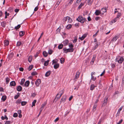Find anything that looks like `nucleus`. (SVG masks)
<instances>
[{
	"mask_svg": "<svg viewBox=\"0 0 124 124\" xmlns=\"http://www.w3.org/2000/svg\"><path fill=\"white\" fill-rule=\"evenodd\" d=\"M100 17H96L95 18V19L97 21L99 19Z\"/></svg>",
	"mask_w": 124,
	"mask_h": 124,
	"instance_id": "e2e57ef3",
	"label": "nucleus"
},
{
	"mask_svg": "<svg viewBox=\"0 0 124 124\" xmlns=\"http://www.w3.org/2000/svg\"><path fill=\"white\" fill-rule=\"evenodd\" d=\"M101 10L103 12V14L104 12H106V8H102Z\"/></svg>",
	"mask_w": 124,
	"mask_h": 124,
	"instance_id": "79ce46f5",
	"label": "nucleus"
},
{
	"mask_svg": "<svg viewBox=\"0 0 124 124\" xmlns=\"http://www.w3.org/2000/svg\"><path fill=\"white\" fill-rule=\"evenodd\" d=\"M1 26L2 27H5V26L6 25V23L5 22H2L1 23Z\"/></svg>",
	"mask_w": 124,
	"mask_h": 124,
	"instance_id": "7c9ffc66",
	"label": "nucleus"
},
{
	"mask_svg": "<svg viewBox=\"0 0 124 124\" xmlns=\"http://www.w3.org/2000/svg\"><path fill=\"white\" fill-rule=\"evenodd\" d=\"M13 56V54L12 53H11L8 56V57H9V58H10V57L11 58Z\"/></svg>",
	"mask_w": 124,
	"mask_h": 124,
	"instance_id": "3c124183",
	"label": "nucleus"
},
{
	"mask_svg": "<svg viewBox=\"0 0 124 124\" xmlns=\"http://www.w3.org/2000/svg\"><path fill=\"white\" fill-rule=\"evenodd\" d=\"M71 26H72L71 24H69L66 26V28L67 29H69L71 28Z\"/></svg>",
	"mask_w": 124,
	"mask_h": 124,
	"instance_id": "58836bf2",
	"label": "nucleus"
},
{
	"mask_svg": "<svg viewBox=\"0 0 124 124\" xmlns=\"http://www.w3.org/2000/svg\"><path fill=\"white\" fill-rule=\"evenodd\" d=\"M21 44V43L20 42H18L17 43V46H19Z\"/></svg>",
	"mask_w": 124,
	"mask_h": 124,
	"instance_id": "de8ad7c7",
	"label": "nucleus"
},
{
	"mask_svg": "<svg viewBox=\"0 0 124 124\" xmlns=\"http://www.w3.org/2000/svg\"><path fill=\"white\" fill-rule=\"evenodd\" d=\"M86 2H87L89 5H91V0H86Z\"/></svg>",
	"mask_w": 124,
	"mask_h": 124,
	"instance_id": "393cba45",
	"label": "nucleus"
},
{
	"mask_svg": "<svg viewBox=\"0 0 124 124\" xmlns=\"http://www.w3.org/2000/svg\"><path fill=\"white\" fill-rule=\"evenodd\" d=\"M35 3H36V4L35 5V6H36V7L35 8V9H34V11H37V10H38V6L39 5V1H38L37 2H36V3H35Z\"/></svg>",
	"mask_w": 124,
	"mask_h": 124,
	"instance_id": "423d86ee",
	"label": "nucleus"
},
{
	"mask_svg": "<svg viewBox=\"0 0 124 124\" xmlns=\"http://www.w3.org/2000/svg\"><path fill=\"white\" fill-rule=\"evenodd\" d=\"M19 9H16L15 10V11L16 12H17L19 11Z\"/></svg>",
	"mask_w": 124,
	"mask_h": 124,
	"instance_id": "338daca9",
	"label": "nucleus"
},
{
	"mask_svg": "<svg viewBox=\"0 0 124 124\" xmlns=\"http://www.w3.org/2000/svg\"><path fill=\"white\" fill-rule=\"evenodd\" d=\"M96 79V77H94L92 75L91 76V81L93 80V81H95Z\"/></svg>",
	"mask_w": 124,
	"mask_h": 124,
	"instance_id": "dca6fc26",
	"label": "nucleus"
},
{
	"mask_svg": "<svg viewBox=\"0 0 124 124\" xmlns=\"http://www.w3.org/2000/svg\"><path fill=\"white\" fill-rule=\"evenodd\" d=\"M5 14L6 15H7V16H9V14L8 13H7V11L5 12Z\"/></svg>",
	"mask_w": 124,
	"mask_h": 124,
	"instance_id": "0e129e2a",
	"label": "nucleus"
},
{
	"mask_svg": "<svg viewBox=\"0 0 124 124\" xmlns=\"http://www.w3.org/2000/svg\"><path fill=\"white\" fill-rule=\"evenodd\" d=\"M36 102V100H34L33 101L32 103V107L33 106H35V104Z\"/></svg>",
	"mask_w": 124,
	"mask_h": 124,
	"instance_id": "ea45409f",
	"label": "nucleus"
},
{
	"mask_svg": "<svg viewBox=\"0 0 124 124\" xmlns=\"http://www.w3.org/2000/svg\"><path fill=\"white\" fill-rule=\"evenodd\" d=\"M63 93V91L62 90L60 91L59 93H58L56 95L55 98L54 100V102L56 99V98L57 99H59Z\"/></svg>",
	"mask_w": 124,
	"mask_h": 124,
	"instance_id": "f03ea898",
	"label": "nucleus"
},
{
	"mask_svg": "<svg viewBox=\"0 0 124 124\" xmlns=\"http://www.w3.org/2000/svg\"><path fill=\"white\" fill-rule=\"evenodd\" d=\"M4 44L6 46H7L9 44L8 41L7 40H5L4 41Z\"/></svg>",
	"mask_w": 124,
	"mask_h": 124,
	"instance_id": "4be33fe9",
	"label": "nucleus"
},
{
	"mask_svg": "<svg viewBox=\"0 0 124 124\" xmlns=\"http://www.w3.org/2000/svg\"><path fill=\"white\" fill-rule=\"evenodd\" d=\"M36 95V94L35 93H33L31 95V96L33 97H34Z\"/></svg>",
	"mask_w": 124,
	"mask_h": 124,
	"instance_id": "052dcab7",
	"label": "nucleus"
},
{
	"mask_svg": "<svg viewBox=\"0 0 124 124\" xmlns=\"http://www.w3.org/2000/svg\"><path fill=\"white\" fill-rule=\"evenodd\" d=\"M108 99V98L107 97L106 98H105V99L104 100V102L103 103L102 106H104L107 103V101Z\"/></svg>",
	"mask_w": 124,
	"mask_h": 124,
	"instance_id": "1a4fd4ad",
	"label": "nucleus"
},
{
	"mask_svg": "<svg viewBox=\"0 0 124 124\" xmlns=\"http://www.w3.org/2000/svg\"><path fill=\"white\" fill-rule=\"evenodd\" d=\"M20 27V24L18 25L17 26L15 27V29L17 30Z\"/></svg>",
	"mask_w": 124,
	"mask_h": 124,
	"instance_id": "c03bdc74",
	"label": "nucleus"
},
{
	"mask_svg": "<svg viewBox=\"0 0 124 124\" xmlns=\"http://www.w3.org/2000/svg\"><path fill=\"white\" fill-rule=\"evenodd\" d=\"M77 20L82 23H84L85 21V19L82 16H79L77 19Z\"/></svg>",
	"mask_w": 124,
	"mask_h": 124,
	"instance_id": "7ed1b4c3",
	"label": "nucleus"
},
{
	"mask_svg": "<svg viewBox=\"0 0 124 124\" xmlns=\"http://www.w3.org/2000/svg\"><path fill=\"white\" fill-rule=\"evenodd\" d=\"M16 83L14 81L11 82L10 83V85L11 86H14L16 85Z\"/></svg>",
	"mask_w": 124,
	"mask_h": 124,
	"instance_id": "f8f14e48",
	"label": "nucleus"
},
{
	"mask_svg": "<svg viewBox=\"0 0 124 124\" xmlns=\"http://www.w3.org/2000/svg\"><path fill=\"white\" fill-rule=\"evenodd\" d=\"M52 64H53L54 63H57L54 60H53L52 61Z\"/></svg>",
	"mask_w": 124,
	"mask_h": 124,
	"instance_id": "6e6d98bb",
	"label": "nucleus"
},
{
	"mask_svg": "<svg viewBox=\"0 0 124 124\" xmlns=\"http://www.w3.org/2000/svg\"><path fill=\"white\" fill-rule=\"evenodd\" d=\"M122 119H121L120 121H119L118 123H117V124H120L122 123Z\"/></svg>",
	"mask_w": 124,
	"mask_h": 124,
	"instance_id": "774afa93",
	"label": "nucleus"
},
{
	"mask_svg": "<svg viewBox=\"0 0 124 124\" xmlns=\"http://www.w3.org/2000/svg\"><path fill=\"white\" fill-rule=\"evenodd\" d=\"M69 43V41L67 40H66L63 42V44L65 46L67 45Z\"/></svg>",
	"mask_w": 124,
	"mask_h": 124,
	"instance_id": "412c9836",
	"label": "nucleus"
},
{
	"mask_svg": "<svg viewBox=\"0 0 124 124\" xmlns=\"http://www.w3.org/2000/svg\"><path fill=\"white\" fill-rule=\"evenodd\" d=\"M27 102L26 101H23L21 102V105L23 106L25 105L27 103Z\"/></svg>",
	"mask_w": 124,
	"mask_h": 124,
	"instance_id": "c85d7f7f",
	"label": "nucleus"
},
{
	"mask_svg": "<svg viewBox=\"0 0 124 124\" xmlns=\"http://www.w3.org/2000/svg\"><path fill=\"white\" fill-rule=\"evenodd\" d=\"M59 120V117H57L55 119V120L54 121V122H56L57 121Z\"/></svg>",
	"mask_w": 124,
	"mask_h": 124,
	"instance_id": "4d7b16f0",
	"label": "nucleus"
},
{
	"mask_svg": "<svg viewBox=\"0 0 124 124\" xmlns=\"http://www.w3.org/2000/svg\"><path fill=\"white\" fill-rule=\"evenodd\" d=\"M33 66L32 65H30L28 69V70L29 71L30 70L33 68Z\"/></svg>",
	"mask_w": 124,
	"mask_h": 124,
	"instance_id": "a19ab883",
	"label": "nucleus"
},
{
	"mask_svg": "<svg viewBox=\"0 0 124 124\" xmlns=\"http://www.w3.org/2000/svg\"><path fill=\"white\" fill-rule=\"evenodd\" d=\"M96 57V55H94L93 56V59H92V62L93 63L94 62V61Z\"/></svg>",
	"mask_w": 124,
	"mask_h": 124,
	"instance_id": "72a5a7b5",
	"label": "nucleus"
},
{
	"mask_svg": "<svg viewBox=\"0 0 124 124\" xmlns=\"http://www.w3.org/2000/svg\"><path fill=\"white\" fill-rule=\"evenodd\" d=\"M115 67V64H113L112 65V68H114Z\"/></svg>",
	"mask_w": 124,
	"mask_h": 124,
	"instance_id": "bf43d9fd",
	"label": "nucleus"
},
{
	"mask_svg": "<svg viewBox=\"0 0 124 124\" xmlns=\"http://www.w3.org/2000/svg\"><path fill=\"white\" fill-rule=\"evenodd\" d=\"M6 99V97L5 96H2V98L1 100L3 101H4Z\"/></svg>",
	"mask_w": 124,
	"mask_h": 124,
	"instance_id": "cd10ccee",
	"label": "nucleus"
},
{
	"mask_svg": "<svg viewBox=\"0 0 124 124\" xmlns=\"http://www.w3.org/2000/svg\"><path fill=\"white\" fill-rule=\"evenodd\" d=\"M30 84L29 81H26L24 84L25 86H29Z\"/></svg>",
	"mask_w": 124,
	"mask_h": 124,
	"instance_id": "aec40b11",
	"label": "nucleus"
},
{
	"mask_svg": "<svg viewBox=\"0 0 124 124\" xmlns=\"http://www.w3.org/2000/svg\"><path fill=\"white\" fill-rule=\"evenodd\" d=\"M118 17H116L115 19H114L113 20H112L110 22V24H112L113 23H115L116 22V21H117V18H118Z\"/></svg>",
	"mask_w": 124,
	"mask_h": 124,
	"instance_id": "6e6552de",
	"label": "nucleus"
},
{
	"mask_svg": "<svg viewBox=\"0 0 124 124\" xmlns=\"http://www.w3.org/2000/svg\"><path fill=\"white\" fill-rule=\"evenodd\" d=\"M97 106V104H94L93 108V111H95L96 109V108Z\"/></svg>",
	"mask_w": 124,
	"mask_h": 124,
	"instance_id": "4c0bfd02",
	"label": "nucleus"
},
{
	"mask_svg": "<svg viewBox=\"0 0 124 124\" xmlns=\"http://www.w3.org/2000/svg\"><path fill=\"white\" fill-rule=\"evenodd\" d=\"M32 59V56H29L28 58V61L29 62H31Z\"/></svg>",
	"mask_w": 124,
	"mask_h": 124,
	"instance_id": "b1692460",
	"label": "nucleus"
},
{
	"mask_svg": "<svg viewBox=\"0 0 124 124\" xmlns=\"http://www.w3.org/2000/svg\"><path fill=\"white\" fill-rule=\"evenodd\" d=\"M18 116V114L16 113H15L13 115V117H16Z\"/></svg>",
	"mask_w": 124,
	"mask_h": 124,
	"instance_id": "8fccbe9b",
	"label": "nucleus"
},
{
	"mask_svg": "<svg viewBox=\"0 0 124 124\" xmlns=\"http://www.w3.org/2000/svg\"><path fill=\"white\" fill-rule=\"evenodd\" d=\"M116 60L119 63H121L124 60V58L123 57H118V58H116Z\"/></svg>",
	"mask_w": 124,
	"mask_h": 124,
	"instance_id": "39448f33",
	"label": "nucleus"
},
{
	"mask_svg": "<svg viewBox=\"0 0 124 124\" xmlns=\"http://www.w3.org/2000/svg\"><path fill=\"white\" fill-rule=\"evenodd\" d=\"M86 34H84L81 37H79V39L81 40H82L84 39V38L86 37Z\"/></svg>",
	"mask_w": 124,
	"mask_h": 124,
	"instance_id": "9d476101",
	"label": "nucleus"
},
{
	"mask_svg": "<svg viewBox=\"0 0 124 124\" xmlns=\"http://www.w3.org/2000/svg\"><path fill=\"white\" fill-rule=\"evenodd\" d=\"M61 1H57L56 4H57L58 5H59V4H60V3L61 2Z\"/></svg>",
	"mask_w": 124,
	"mask_h": 124,
	"instance_id": "680f3d73",
	"label": "nucleus"
},
{
	"mask_svg": "<svg viewBox=\"0 0 124 124\" xmlns=\"http://www.w3.org/2000/svg\"><path fill=\"white\" fill-rule=\"evenodd\" d=\"M64 59L63 58H62L60 59L61 63L62 64L64 62Z\"/></svg>",
	"mask_w": 124,
	"mask_h": 124,
	"instance_id": "5701e85b",
	"label": "nucleus"
},
{
	"mask_svg": "<svg viewBox=\"0 0 124 124\" xmlns=\"http://www.w3.org/2000/svg\"><path fill=\"white\" fill-rule=\"evenodd\" d=\"M63 50L64 53H67L68 52H73L74 51V49H67L66 47H65L63 48Z\"/></svg>",
	"mask_w": 124,
	"mask_h": 124,
	"instance_id": "20e7f679",
	"label": "nucleus"
},
{
	"mask_svg": "<svg viewBox=\"0 0 124 124\" xmlns=\"http://www.w3.org/2000/svg\"><path fill=\"white\" fill-rule=\"evenodd\" d=\"M22 90V87L20 86H18L17 88V90L19 91H21Z\"/></svg>",
	"mask_w": 124,
	"mask_h": 124,
	"instance_id": "4468645a",
	"label": "nucleus"
},
{
	"mask_svg": "<svg viewBox=\"0 0 124 124\" xmlns=\"http://www.w3.org/2000/svg\"><path fill=\"white\" fill-rule=\"evenodd\" d=\"M11 122L9 121H7L6 122L5 124H11Z\"/></svg>",
	"mask_w": 124,
	"mask_h": 124,
	"instance_id": "49530a36",
	"label": "nucleus"
},
{
	"mask_svg": "<svg viewBox=\"0 0 124 124\" xmlns=\"http://www.w3.org/2000/svg\"><path fill=\"white\" fill-rule=\"evenodd\" d=\"M41 80L40 79H38L35 82V84L37 86H38L41 83Z\"/></svg>",
	"mask_w": 124,
	"mask_h": 124,
	"instance_id": "0eeeda50",
	"label": "nucleus"
},
{
	"mask_svg": "<svg viewBox=\"0 0 124 124\" xmlns=\"http://www.w3.org/2000/svg\"><path fill=\"white\" fill-rule=\"evenodd\" d=\"M24 32L23 31H21L19 32V35L20 37L23 36L24 34Z\"/></svg>",
	"mask_w": 124,
	"mask_h": 124,
	"instance_id": "2eb2a0df",
	"label": "nucleus"
},
{
	"mask_svg": "<svg viewBox=\"0 0 124 124\" xmlns=\"http://www.w3.org/2000/svg\"><path fill=\"white\" fill-rule=\"evenodd\" d=\"M84 4V3H81L80 5L79 6L78 8H80Z\"/></svg>",
	"mask_w": 124,
	"mask_h": 124,
	"instance_id": "09e8293b",
	"label": "nucleus"
},
{
	"mask_svg": "<svg viewBox=\"0 0 124 124\" xmlns=\"http://www.w3.org/2000/svg\"><path fill=\"white\" fill-rule=\"evenodd\" d=\"M53 52V50L51 49H49L48 51V53L49 54H51Z\"/></svg>",
	"mask_w": 124,
	"mask_h": 124,
	"instance_id": "c9c22d12",
	"label": "nucleus"
},
{
	"mask_svg": "<svg viewBox=\"0 0 124 124\" xmlns=\"http://www.w3.org/2000/svg\"><path fill=\"white\" fill-rule=\"evenodd\" d=\"M37 73L36 72H33L32 73L31 75H34L37 74Z\"/></svg>",
	"mask_w": 124,
	"mask_h": 124,
	"instance_id": "603ef678",
	"label": "nucleus"
},
{
	"mask_svg": "<svg viewBox=\"0 0 124 124\" xmlns=\"http://www.w3.org/2000/svg\"><path fill=\"white\" fill-rule=\"evenodd\" d=\"M20 93H18L17 95H16L15 97V98L16 99H17L20 96Z\"/></svg>",
	"mask_w": 124,
	"mask_h": 124,
	"instance_id": "e433bc0d",
	"label": "nucleus"
},
{
	"mask_svg": "<svg viewBox=\"0 0 124 124\" xmlns=\"http://www.w3.org/2000/svg\"><path fill=\"white\" fill-rule=\"evenodd\" d=\"M19 70L21 71H23V69L22 68H19Z\"/></svg>",
	"mask_w": 124,
	"mask_h": 124,
	"instance_id": "69168bd1",
	"label": "nucleus"
},
{
	"mask_svg": "<svg viewBox=\"0 0 124 124\" xmlns=\"http://www.w3.org/2000/svg\"><path fill=\"white\" fill-rule=\"evenodd\" d=\"M77 40V38L75 37V39L73 41V42L74 43H75Z\"/></svg>",
	"mask_w": 124,
	"mask_h": 124,
	"instance_id": "5fc2aeb1",
	"label": "nucleus"
},
{
	"mask_svg": "<svg viewBox=\"0 0 124 124\" xmlns=\"http://www.w3.org/2000/svg\"><path fill=\"white\" fill-rule=\"evenodd\" d=\"M25 79H22L21 80V83H20V84L21 85H23V84L24 83V82H25Z\"/></svg>",
	"mask_w": 124,
	"mask_h": 124,
	"instance_id": "bb28decb",
	"label": "nucleus"
},
{
	"mask_svg": "<svg viewBox=\"0 0 124 124\" xmlns=\"http://www.w3.org/2000/svg\"><path fill=\"white\" fill-rule=\"evenodd\" d=\"M118 38V36H116L113 38V39H112L111 41H116L117 39Z\"/></svg>",
	"mask_w": 124,
	"mask_h": 124,
	"instance_id": "ddd939ff",
	"label": "nucleus"
},
{
	"mask_svg": "<svg viewBox=\"0 0 124 124\" xmlns=\"http://www.w3.org/2000/svg\"><path fill=\"white\" fill-rule=\"evenodd\" d=\"M43 54L44 56L46 57L47 56L48 54L46 51H44L43 52Z\"/></svg>",
	"mask_w": 124,
	"mask_h": 124,
	"instance_id": "a878e982",
	"label": "nucleus"
},
{
	"mask_svg": "<svg viewBox=\"0 0 124 124\" xmlns=\"http://www.w3.org/2000/svg\"><path fill=\"white\" fill-rule=\"evenodd\" d=\"M95 86L94 85H91L90 89L91 90H93L94 89Z\"/></svg>",
	"mask_w": 124,
	"mask_h": 124,
	"instance_id": "473e14b6",
	"label": "nucleus"
},
{
	"mask_svg": "<svg viewBox=\"0 0 124 124\" xmlns=\"http://www.w3.org/2000/svg\"><path fill=\"white\" fill-rule=\"evenodd\" d=\"M69 46L70 48V49L73 48V46L72 44H70L69 45Z\"/></svg>",
	"mask_w": 124,
	"mask_h": 124,
	"instance_id": "a18cd8bd",
	"label": "nucleus"
},
{
	"mask_svg": "<svg viewBox=\"0 0 124 124\" xmlns=\"http://www.w3.org/2000/svg\"><path fill=\"white\" fill-rule=\"evenodd\" d=\"M80 75V73L79 72H77L75 76V80H76L79 77Z\"/></svg>",
	"mask_w": 124,
	"mask_h": 124,
	"instance_id": "9b49d317",
	"label": "nucleus"
},
{
	"mask_svg": "<svg viewBox=\"0 0 124 124\" xmlns=\"http://www.w3.org/2000/svg\"><path fill=\"white\" fill-rule=\"evenodd\" d=\"M49 61V60H48L47 61H46L44 63V65L45 66H46L48 64V62Z\"/></svg>",
	"mask_w": 124,
	"mask_h": 124,
	"instance_id": "f704fd0d",
	"label": "nucleus"
},
{
	"mask_svg": "<svg viewBox=\"0 0 124 124\" xmlns=\"http://www.w3.org/2000/svg\"><path fill=\"white\" fill-rule=\"evenodd\" d=\"M63 46V45L62 44H60L58 46V48L59 49H61L62 48Z\"/></svg>",
	"mask_w": 124,
	"mask_h": 124,
	"instance_id": "c756f323",
	"label": "nucleus"
},
{
	"mask_svg": "<svg viewBox=\"0 0 124 124\" xmlns=\"http://www.w3.org/2000/svg\"><path fill=\"white\" fill-rule=\"evenodd\" d=\"M95 13L96 15L98 16L101 14V11L98 10H96Z\"/></svg>",
	"mask_w": 124,
	"mask_h": 124,
	"instance_id": "f3484780",
	"label": "nucleus"
},
{
	"mask_svg": "<svg viewBox=\"0 0 124 124\" xmlns=\"http://www.w3.org/2000/svg\"><path fill=\"white\" fill-rule=\"evenodd\" d=\"M21 99H18L16 102V103L17 104H19L21 102Z\"/></svg>",
	"mask_w": 124,
	"mask_h": 124,
	"instance_id": "37998d69",
	"label": "nucleus"
},
{
	"mask_svg": "<svg viewBox=\"0 0 124 124\" xmlns=\"http://www.w3.org/2000/svg\"><path fill=\"white\" fill-rule=\"evenodd\" d=\"M59 66V64L58 63H56L54 66V68L55 69H57Z\"/></svg>",
	"mask_w": 124,
	"mask_h": 124,
	"instance_id": "6ab92c4d",
	"label": "nucleus"
},
{
	"mask_svg": "<svg viewBox=\"0 0 124 124\" xmlns=\"http://www.w3.org/2000/svg\"><path fill=\"white\" fill-rule=\"evenodd\" d=\"M64 22L65 23H68L72 22V20L71 19L69 16L64 17L63 19Z\"/></svg>",
	"mask_w": 124,
	"mask_h": 124,
	"instance_id": "f257e3e1",
	"label": "nucleus"
},
{
	"mask_svg": "<svg viewBox=\"0 0 124 124\" xmlns=\"http://www.w3.org/2000/svg\"><path fill=\"white\" fill-rule=\"evenodd\" d=\"M46 103L45 102L41 106V107H42L44 108L46 105Z\"/></svg>",
	"mask_w": 124,
	"mask_h": 124,
	"instance_id": "864d4df0",
	"label": "nucleus"
},
{
	"mask_svg": "<svg viewBox=\"0 0 124 124\" xmlns=\"http://www.w3.org/2000/svg\"><path fill=\"white\" fill-rule=\"evenodd\" d=\"M105 70H104L103 72L101 74L100 76H102L105 73Z\"/></svg>",
	"mask_w": 124,
	"mask_h": 124,
	"instance_id": "13d9d810",
	"label": "nucleus"
},
{
	"mask_svg": "<svg viewBox=\"0 0 124 124\" xmlns=\"http://www.w3.org/2000/svg\"><path fill=\"white\" fill-rule=\"evenodd\" d=\"M6 84H8V83L9 80L10 79L8 78H6Z\"/></svg>",
	"mask_w": 124,
	"mask_h": 124,
	"instance_id": "2f4dec72",
	"label": "nucleus"
},
{
	"mask_svg": "<svg viewBox=\"0 0 124 124\" xmlns=\"http://www.w3.org/2000/svg\"><path fill=\"white\" fill-rule=\"evenodd\" d=\"M51 73V71H49L47 72L46 73L45 76L46 77L48 76Z\"/></svg>",
	"mask_w": 124,
	"mask_h": 124,
	"instance_id": "a211bd4d",
	"label": "nucleus"
}]
</instances>
